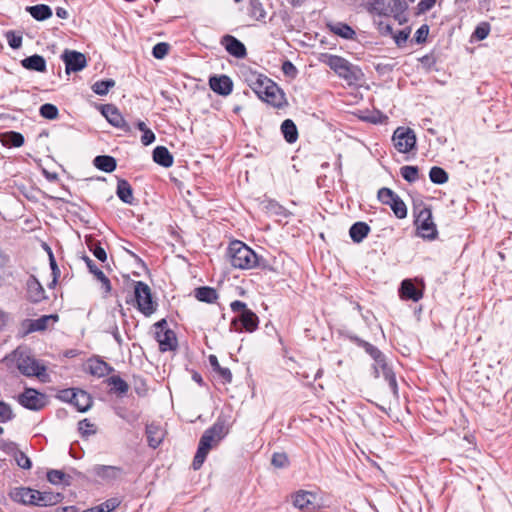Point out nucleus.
<instances>
[{"label": "nucleus", "mask_w": 512, "mask_h": 512, "mask_svg": "<svg viewBox=\"0 0 512 512\" xmlns=\"http://www.w3.org/2000/svg\"><path fill=\"white\" fill-rule=\"evenodd\" d=\"M2 362H4L9 369H17L26 377H36L42 383L50 382L47 367L37 360L27 349L17 348L10 355L2 358Z\"/></svg>", "instance_id": "nucleus-1"}, {"label": "nucleus", "mask_w": 512, "mask_h": 512, "mask_svg": "<svg viewBox=\"0 0 512 512\" xmlns=\"http://www.w3.org/2000/svg\"><path fill=\"white\" fill-rule=\"evenodd\" d=\"M245 80L262 101L275 108H282L286 104L282 89L266 75L250 70Z\"/></svg>", "instance_id": "nucleus-2"}, {"label": "nucleus", "mask_w": 512, "mask_h": 512, "mask_svg": "<svg viewBox=\"0 0 512 512\" xmlns=\"http://www.w3.org/2000/svg\"><path fill=\"white\" fill-rule=\"evenodd\" d=\"M228 432L229 428L226 425V420L221 416L217 418L211 427L204 431L199 440L198 448L192 462L194 470H199L201 468L209 451L213 447L217 446Z\"/></svg>", "instance_id": "nucleus-3"}, {"label": "nucleus", "mask_w": 512, "mask_h": 512, "mask_svg": "<svg viewBox=\"0 0 512 512\" xmlns=\"http://www.w3.org/2000/svg\"><path fill=\"white\" fill-rule=\"evenodd\" d=\"M230 264L234 268L248 270L255 268L257 254L245 243L239 240L232 241L227 249Z\"/></svg>", "instance_id": "nucleus-4"}, {"label": "nucleus", "mask_w": 512, "mask_h": 512, "mask_svg": "<svg viewBox=\"0 0 512 512\" xmlns=\"http://www.w3.org/2000/svg\"><path fill=\"white\" fill-rule=\"evenodd\" d=\"M230 308L234 313L238 315L231 321V328L236 332H253L258 328L259 318L258 316L247 307L246 303L235 300L231 302Z\"/></svg>", "instance_id": "nucleus-5"}, {"label": "nucleus", "mask_w": 512, "mask_h": 512, "mask_svg": "<svg viewBox=\"0 0 512 512\" xmlns=\"http://www.w3.org/2000/svg\"><path fill=\"white\" fill-rule=\"evenodd\" d=\"M405 0H373L369 3L368 10L379 16H392L399 24L407 21L405 11L407 10Z\"/></svg>", "instance_id": "nucleus-6"}, {"label": "nucleus", "mask_w": 512, "mask_h": 512, "mask_svg": "<svg viewBox=\"0 0 512 512\" xmlns=\"http://www.w3.org/2000/svg\"><path fill=\"white\" fill-rule=\"evenodd\" d=\"M327 65L348 85L358 84L363 78L361 69L341 56L330 55Z\"/></svg>", "instance_id": "nucleus-7"}, {"label": "nucleus", "mask_w": 512, "mask_h": 512, "mask_svg": "<svg viewBox=\"0 0 512 512\" xmlns=\"http://www.w3.org/2000/svg\"><path fill=\"white\" fill-rule=\"evenodd\" d=\"M134 298L137 309L146 317L157 310L158 303L153 299L151 288L143 281L134 282Z\"/></svg>", "instance_id": "nucleus-8"}, {"label": "nucleus", "mask_w": 512, "mask_h": 512, "mask_svg": "<svg viewBox=\"0 0 512 512\" xmlns=\"http://www.w3.org/2000/svg\"><path fill=\"white\" fill-rule=\"evenodd\" d=\"M414 223L419 235L424 239L434 240L438 231L432 218V211L428 206H422L418 211L415 209Z\"/></svg>", "instance_id": "nucleus-9"}, {"label": "nucleus", "mask_w": 512, "mask_h": 512, "mask_svg": "<svg viewBox=\"0 0 512 512\" xmlns=\"http://www.w3.org/2000/svg\"><path fill=\"white\" fill-rule=\"evenodd\" d=\"M16 400L23 408L31 411H40L48 403L46 394L28 387L17 395Z\"/></svg>", "instance_id": "nucleus-10"}, {"label": "nucleus", "mask_w": 512, "mask_h": 512, "mask_svg": "<svg viewBox=\"0 0 512 512\" xmlns=\"http://www.w3.org/2000/svg\"><path fill=\"white\" fill-rule=\"evenodd\" d=\"M392 140L400 153H409L416 147V135L410 128L398 127L393 133Z\"/></svg>", "instance_id": "nucleus-11"}, {"label": "nucleus", "mask_w": 512, "mask_h": 512, "mask_svg": "<svg viewBox=\"0 0 512 512\" xmlns=\"http://www.w3.org/2000/svg\"><path fill=\"white\" fill-rule=\"evenodd\" d=\"M315 493L306 490H298L290 495L292 505L302 512H318L319 505L314 503Z\"/></svg>", "instance_id": "nucleus-12"}, {"label": "nucleus", "mask_w": 512, "mask_h": 512, "mask_svg": "<svg viewBox=\"0 0 512 512\" xmlns=\"http://www.w3.org/2000/svg\"><path fill=\"white\" fill-rule=\"evenodd\" d=\"M58 320L57 314L43 315L37 319H24L21 322L19 333L24 337L33 332L44 331L48 328L50 321L57 322Z\"/></svg>", "instance_id": "nucleus-13"}, {"label": "nucleus", "mask_w": 512, "mask_h": 512, "mask_svg": "<svg viewBox=\"0 0 512 512\" xmlns=\"http://www.w3.org/2000/svg\"><path fill=\"white\" fill-rule=\"evenodd\" d=\"M101 113L112 126L121 129L125 133L131 132L130 125L126 122L118 108L113 104L102 105Z\"/></svg>", "instance_id": "nucleus-14"}, {"label": "nucleus", "mask_w": 512, "mask_h": 512, "mask_svg": "<svg viewBox=\"0 0 512 512\" xmlns=\"http://www.w3.org/2000/svg\"><path fill=\"white\" fill-rule=\"evenodd\" d=\"M2 452L9 457L10 462L14 461L20 468L25 470L31 468V460L24 452L18 449L15 443L2 441Z\"/></svg>", "instance_id": "nucleus-15"}, {"label": "nucleus", "mask_w": 512, "mask_h": 512, "mask_svg": "<svg viewBox=\"0 0 512 512\" xmlns=\"http://www.w3.org/2000/svg\"><path fill=\"white\" fill-rule=\"evenodd\" d=\"M65 63L66 73L78 72L83 70L87 65L86 57L83 53L66 49L61 56Z\"/></svg>", "instance_id": "nucleus-16"}, {"label": "nucleus", "mask_w": 512, "mask_h": 512, "mask_svg": "<svg viewBox=\"0 0 512 512\" xmlns=\"http://www.w3.org/2000/svg\"><path fill=\"white\" fill-rule=\"evenodd\" d=\"M220 44L233 57L243 59L247 56L245 45L236 37L226 34L221 37Z\"/></svg>", "instance_id": "nucleus-17"}, {"label": "nucleus", "mask_w": 512, "mask_h": 512, "mask_svg": "<svg viewBox=\"0 0 512 512\" xmlns=\"http://www.w3.org/2000/svg\"><path fill=\"white\" fill-rule=\"evenodd\" d=\"M26 297L31 303H39L47 298L42 284L34 275H30L26 281Z\"/></svg>", "instance_id": "nucleus-18"}, {"label": "nucleus", "mask_w": 512, "mask_h": 512, "mask_svg": "<svg viewBox=\"0 0 512 512\" xmlns=\"http://www.w3.org/2000/svg\"><path fill=\"white\" fill-rule=\"evenodd\" d=\"M209 86L213 92L228 96L233 90V81L227 75H214L209 78Z\"/></svg>", "instance_id": "nucleus-19"}, {"label": "nucleus", "mask_w": 512, "mask_h": 512, "mask_svg": "<svg viewBox=\"0 0 512 512\" xmlns=\"http://www.w3.org/2000/svg\"><path fill=\"white\" fill-rule=\"evenodd\" d=\"M155 339L159 343L161 352L176 350L178 346L177 337L173 330L154 332Z\"/></svg>", "instance_id": "nucleus-20"}, {"label": "nucleus", "mask_w": 512, "mask_h": 512, "mask_svg": "<svg viewBox=\"0 0 512 512\" xmlns=\"http://www.w3.org/2000/svg\"><path fill=\"white\" fill-rule=\"evenodd\" d=\"M90 471L102 480L111 481L121 475L122 468L111 465H94Z\"/></svg>", "instance_id": "nucleus-21"}, {"label": "nucleus", "mask_w": 512, "mask_h": 512, "mask_svg": "<svg viewBox=\"0 0 512 512\" xmlns=\"http://www.w3.org/2000/svg\"><path fill=\"white\" fill-rule=\"evenodd\" d=\"M399 293L402 299L419 301L423 297V292L418 289L410 279L401 282Z\"/></svg>", "instance_id": "nucleus-22"}, {"label": "nucleus", "mask_w": 512, "mask_h": 512, "mask_svg": "<svg viewBox=\"0 0 512 512\" xmlns=\"http://www.w3.org/2000/svg\"><path fill=\"white\" fill-rule=\"evenodd\" d=\"M145 432L147 436L148 445L153 449L159 447L164 439V431L161 428V426L154 422L147 424Z\"/></svg>", "instance_id": "nucleus-23"}, {"label": "nucleus", "mask_w": 512, "mask_h": 512, "mask_svg": "<svg viewBox=\"0 0 512 512\" xmlns=\"http://www.w3.org/2000/svg\"><path fill=\"white\" fill-rule=\"evenodd\" d=\"M23 68L29 71L44 73L47 70L46 60L43 56L34 54L21 60Z\"/></svg>", "instance_id": "nucleus-24"}, {"label": "nucleus", "mask_w": 512, "mask_h": 512, "mask_svg": "<svg viewBox=\"0 0 512 512\" xmlns=\"http://www.w3.org/2000/svg\"><path fill=\"white\" fill-rule=\"evenodd\" d=\"M83 260L85 261L87 268L89 269V272L92 273L97 278V280L101 282L104 291L106 293H109L112 287L108 277L103 273L101 269L97 267V265L91 258H89L88 256H83Z\"/></svg>", "instance_id": "nucleus-25"}, {"label": "nucleus", "mask_w": 512, "mask_h": 512, "mask_svg": "<svg viewBox=\"0 0 512 512\" xmlns=\"http://www.w3.org/2000/svg\"><path fill=\"white\" fill-rule=\"evenodd\" d=\"M116 195L125 204L133 205L135 202L132 186L125 179H118Z\"/></svg>", "instance_id": "nucleus-26"}, {"label": "nucleus", "mask_w": 512, "mask_h": 512, "mask_svg": "<svg viewBox=\"0 0 512 512\" xmlns=\"http://www.w3.org/2000/svg\"><path fill=\"white\" fill-rule=\"evenodd\" d=\"M79 412H86L88 411L92 404L93 400L89 393L82 389H76L75 396L73 398V401L71 403Z\"/></svg>", "instance_id": "nucleus-27"}, {"label": "nucleus", "mask_w": 512, "mask_h": 512, "mask_svg": "<svg viewBox=\"0 0 512 512\" xmlns=\"http://www.w3.org/2000/svg\"><path fill=\"white\" fill-rule=\"evenodd\" d=\"M371 228L363 221L355 222L349 229V235L354 243H361L369 234Z\"/></svg>", "instance_id": "nucleus-28"}, {"label": "nucleus", "mask_w": 512, "mask_h": 512, "mask_svg": "<svg viewBox=\"0 0 512 512\" xmlns=\"http://www.w3.org/2000/svg\"><path fill=\"white\" fill-rule=\"evenodd\" d=\"M47 480L53 485H63L67 487L72 484L73 476L62 470L51 469L47 472Z\"/></svg>", "instance_id": "nucleus-29"}, {"label": "nucleus", "mask_w": 512, "mask_h": 512, "mask_svg": "<svg viewBox=\"0 0 512 512\" xmlns=\"http://www.w3.org/2000/svg\"><path fill=\"white\" fill-rule=\"evenodd\" d=\"M153 160L164 168H169L173 165V156L165 146H157L154 148Z\"/></svg>", "instance_id": "nucleus-30"}, {"label": "nucleus", "mask_w": 512, "mask_h": 512, "mask_svg": "<svg viewBox=\"0 0 512 512\" xmlns=\"http://www.w3.org/2000/svg\"><path fill=\"white\" fill-rule=\"evenodd\" d=\"M94 166L106 173L113 172L117 167L116 159L109 155H98L93 160Z\"/></svg>", "instance_id": "nucleus-31"}, {"label": "nucleus", "mask_w": 512, "mask_h": 512, "mask_svg": "<svg viewBox=\"0 0 512 512\" xmlns=\"http://www.w3.org/2000/svg\"><path fill=\"white\" fill-rule=\"evenodd\" d=\"M328 27L331 32L343 39L351 40L356 35L352 27L343 22L330 23Z\"/></svg>", "instance_id": "nucleus-32"}, {"label": "nucleus", "mask_w": 512, "mask_h": 512, "mask_svg": "<svg viewBox=\"0 0 512 512\" xmlns=\"http://www.w3.org/2000/svg\"><path fill=\"white\" fill-rule=\"evenodd\" d=\"M26 11L37 21H44L52 16V9L46 4L28 6Z\"/></svg>", "instance_id": "nucleus-33"}, {"label": "nucleus", "mask_w": 512, "mask_h": 512, "mask_svg": "<svg viewBox=\"0 0 512 512\" xmlns=\"http://www.w3.org/2000/svg\"><path fill=\"white\" fill-rule=\"evenodd\" d=\"M195 298L205 303H213L217 300L218 294L216 289L209 286H202L195 289Z\"/></svg>", "instance_id": "nucleus-34"}, {"label": "nucleus", "mask_w": 512, "mask_h": 512, "mask_svg": "<svg viewBox=\"0 0 512 512\" xmlns=\"http://www.w3.org/2000/svg\"><path fill=\"white\" fill-rule=\"evenodd\" d=\"M281 132L284 139L292 144L298 139V130L295 123L291 119H286L281 124Z\"/></svg>", "instance_id": "nucleus-35"}, {"label": "nucleus", "mask_w": 512, "mask_h": 512, "mask_svg": "<svg viewBox=\"0 0 512 512\" xmlns=\"http://www.w3.org/2000/svg\"><path fill=\"white\" fill-rule=\"evenodd\" d=\"M34 489L29 487H15L10 490L9 497L12 501L22 504V505H28V499L30 497V494L32 493Z\"/></svg>", "instance_id": "nucleus-36"}, {"label": "nucleus", "mask_w": 512, "mask_h": 512, "mask_svg": "<svg viewBox=\"0 0 512 512\" xmlns=\"http://www.w3.org/2000/svg\"><path fill=\"white\" fill-rule=\"evenodd\" d=\"M209 363L213 369L214 372H216L224 383H231L232 382V373L229 368L221 367L218 361V358L211 354L208 357Z\"/></svg>", "instance_id": "nucleus-37"}, {"label": "nucleus", "mask_w": 512, "mask_h": 512, "mask_svg": "<svg viewBox=\"0 0 512 512\" xmlns=\"http://www.w3.org/2000/svg\"><path fill=\"white\" fill-rule=\"evenodd\" d=\"M106 383L111 387V391L119 395H124L129 390L128 383L118 375L110 376L106 379Z\"/></svg>", "instance_id": "nucleus-38"}, {"label": "nucleus", "mask_w": 512, "mask_h": 512, "mask_svg": "<svg viewBox=\"0 0 512 512\" xmlns=\"http://www.w3.org/2000/svg\"><path fill=\"white\" fill-rule=\"evenodd\" d=\"M89 371L93 376L104 377L113 371V368L109 366L103 360H93L89 363Z\"/></svg>", "instance_id": "nucleus-39"}, {"label": "nucleus", "mask_w": 512, "mask_h": 512, "mask_svg": "<svg viewBox=\"0 0 512 512\" xmlns=\"http://www.w3.org/2000/svg\"><path fill=\"white\" fill-rule=\"evenodd\" d=\"M24 144V136L16 131L2 133V146L20 147Z\"/></svg>", "instance_id": "nucleus-40"}, {"label": "nucleus", "mask_w": 512, "mask_h": 512, "mask_svg": "<svg viewBox=\"0 0 512 512\" xmlns=\"http://www.w3.org/2000/svg\"><path fill=\"white\" fill-rule=\"evenodd\" d=\"M39 507H49L60 503L63 500V494L51 491H40Z\"/></svg>", "instance_id": "nucleus-41"}, {"label": "nucleus", "mask_w": 512, "mask_h": 512, "mask_svg": "<svg viewBox=\"0 0 512 512\" xmlns=\"http://www.w3.org/2000/svg\"><path fill=\"white\" fill-rule=\"evenodd\" d=\"M372 359L374 360L373 368H374V376L376 378H378L380 376V370H381L383 376L387 372L392 371V368L389 367V365L386 361V356L381 351L378 352V355L375 354V356H373Z\"/></svg>", "instance_id": "nucleus-42"}, {"label": "nucleus", "mask_w": 512, "mask_h": 512, "mask_svg": "<svg viewBox=\"0 0 512 512\" xmlns=\"http://www.w3.org/2000/svg\"><path fill=\"white\" fill-rule=\"evenodd\" d=\"M429 178L432 183L442 185L448 181L449 176L443 168L433 166L429 171Z\"/></svg>", "instance_id": "nucleus-43"}, {"label": "nucleus", "mask_w": 512, "mask_h": 512, "mask_svg": "<svg viewBox=\"0 0 512 512\" xmlns=\"http://www.w3.org/2000/svg\"><path fill=\"white\" fill-rule=\"evenodd\" d=\"M350 340L358 347L362 348L371 358L373 356L378 355V352L380 351L376 346L373 344L361 339L360 337L353 335L350 336Z\"/></svg>", "instance_id": "nucleus-44"}, {"label": "nucleus", "mask_w": 512, "mask_h": 512, "mask_svg": "<svg viewBox=\"0 0 512 512\" xmlns=\"http://www.w3.org/2000/svg\"><path fill=\"white\" fill-rule=\"evenodd\" d=\"M249 13L258 21L264 20L266 17V11L260 0H249Z\"/></svg>", "instance_id": "nucleus-45"}, {"label": "nucleus", "mask_w": 512, "mask_h": 512, "mask_svg": "<svg viewBox=\"0 0 512 512\" xmlns=\"http://www.w3.org/2000/svg\"><path fill=\"white\" fill-rule=\"evenodd\" d=\"M400 174L405 181L414 183L419 178V169L417 166L405 165L400 168Z\"/></svg>", "instance_id": "nucleus-46"}, {"label": "nucleus", "mask_w": 512, "mask_h": 512, "mask_svg": "<svg viewBox=\"0 0 512 512\" xmlns=\"http://www.w3.org/2000/svg\"><path fill=\"white\" fill-rule=\"evenodd\" d=\"M389 206L397 218H406L407 207L404 201L400 198V196H397L391 203H389Z\"/></svg>", "instance_id": "nucleus-47"}, {"label": "nucleus", "mask_w": 512, "mask_h": 512, "mask_svg": "<svg viewBox=\"0 0 512 512\" xmlns=\"http://www.w3.org/2000/svg\"><path fill=\"white\" fill-rule=\"evenodd\" d=\"M115 86V81L113 79H106V80H100L96 81L92 85V90L95 94L103 96L106 95L110 88Z\"/></svg>", "instance_id": "nucleus-48"}, {"label": "nucleus", "mask_w": 512, "mask_h": 512, "mask_svg": "<svg viewBox=\"0 0 512 512\" xmlns=\"http://www.w3.org/2000/svg\"><path fill=\"white\" fill-rule=\"evenodd\" d=\"M5 37L8 42V45L12 49L16 50V49L21 48L22 42H23V36L20 31H14V30L7 31L5 33Z\"/></svg>", "instance_id": "nucleus-49"}, {"label": "nucleus", "mask_w": 512, "mask_h": 512, "mask_svg": "<svg viewBox=\"0 0 512 512\" xmlns=\"http://www.w3.org/2000/svg\"><path fill=\"white\" fill-rule=\"evenodd\" d=\"M39 113L45 119L54 120L58 117L59 111L54 104L45 103L41 105Z\"/></svg>", "instance_id": "nucleus-50"}, {"label": "nucleus", "mask_w": 512, "mask_h": 512, "mask_svg": "<svg viewBox=\"0 0 512 512\" xmlns=\"http://www.w3.org/2000/svg\"><path fill=\"white\" fill-rule=\"evenodd\" d=\"M271 464L279 469L286 468L289 466V458L284 452H275L272 455Z\"/></svg>", "instance_id": "nucleus-51"}, {"label": "nucleus", "mask_w": 512, "mask_h": 512, "mask_svg": "<svg viewBox=\"0 0 512 512\" xmlns=\"http://www.w3.org/2000/svg\"><path fill=\"white\" fill-rule=\"evenodd\" d=\"M397 196H399V195L387 187H383V188L379 189L378 194H377L378 200L381 203L388 205V206H389V203H391Z\"/></svg>", "instance_id": "nucleus-52"}, {"label": "nucleus", "mask_w": 512, "mask_h": 512, "mask_svg": "<svg viewBox=\"0 0 512 512\" xmlns=\"http://www.w3.org/2000/svg\"><path fill=\"white\" fill-rule=\"evenodd\" d=\"M170 50V45L166 42H159L154 45L152 55L156 59H163L167 56Z\"/></svg>", "instance_id": "nucleus-53"}, {"label": "nucleus", "mask_w": 512, "mask_h": 512, "mask_svg": "<svg viewBox=\"0 0 512 512\" xmlns=\"http://www.w3.org/2000/svg\"><path fill=\"white\" fill-rule=\"evenodd\" d=\"M490 33V25L487 22H481L478 24L472 34L477 40H484Z\"/></svg>", "instance_id": "nucleus-54"}, {"label": "nucleus", "mask_w": 512, "mask_h": 512, "mask_svg": "<svg viewBox=\"0 0 512 512\" xmlns=\"http://www.w3.org/2000/svg\"><path fill=\"white\" fill-rule=\"evenodd\" d=\"M411 29L409 27L398 31L397 33H393L392 37L398 47H403L410 35Z\"/></svg>", "instance_id": "nucleus-55"}, {"label": "nucleus", "mask_w": 512, "mask_h": 512, "mask_svg": "<svg viewBox=\"0 0 512 512\" xmlns=\"http://www.w3.org/2000/svg\"><path fill=\"white\" fill-rule=\"evenodd\" d=\"M78 430L82 436H89L96 433L94 429V424H92L88 419H83L78 423Z\"/></svg>", "instance_id": "nucleus-56"}, {"label": "nucleus", "mask_w": 512, "mask_h": 512, "mask_svg": "<svg viewBox=\"0 0 512 512\" xmlns=\"http://www.w3.org/2000/svg\"><path fill=\"white\" fill-rule=\"evenodd\" d=\"M384 379L388 382V385L393 393V396L398 399L399 398V391H398V384L396 381L395 373L392 371L387 372L384 376Z\"/></svg>", "instance_id": "nucleus-57"}, {"label": "nucleus", "mask_w": 512, "mask_h": 512, "mask_svg": "<svg viewBox=\"0 0 512 512\" xmlns=\"http://www.w3.org/2000/svg\"><path fill=\"white\" fill-rule=\"evenodd\" d=\"M88 247L99 261L105 262L107 260V253L100 243L90 244Z\"/></svg>", "instance_id": "nucleus-58"}, {"label": "nucleus", "mask_w": 512, "mask_h": 512, "mask_svg": "<svg viewBox=\"0 0 512 512\" xmlns=\"http://www.w3.org/2000/svg\"><path fill=\"white\" fill-rule=\"evenodd\" d=\"M281 70L283 72V74L287 77H290L292 79H294L297 74H298V70L297 68L295 67V65L289 61V60H285L283 63H282V67H281Z\"/></svg>", "instance_id": "nucleus-59"}, {"label": "nucleus", "mask_w": 512, "mask_h": 512, "mask_svg": "<svg viewBox=\"0 0 512 512\" xmlns=\"http://www.w3.org/2000/svg\"><path fill=\"white\" fill-rule=\"evenodd\" d=\"M428 34H429V26L427 24L421 25L417 29V31L414 35L415 42L418 44L424 43L427 39Z\"/></svg>", "instance_id": "nucleus-60"}, {"label": "nucleus", "mask_w": 512, "mask_h": 512, "mask_svg": "<svg viewBox=\"0 0 512 512\" xmlns=\"http://www.w3.org/2000/svg\"><path fill=\"white\" fill-rule=\"evenodd\" d=\"M156 137L154 132L151 129L144 130L141 136V142L144 146H148L155 141Z\"/></svg>", "instance_id": "nucleus-61"}, {"label": "nucleus", "mask_w": 512, "mask_h": 512, "mask_svg": "<svg viewBox=\"0 0 512 512\" xmlns=\"http://www.w3.org/2000/svg\"><path fill=\"white\" fill-rule=\"evenodd\" d=\"M14 418V413L7 403L2 401V423L10 421Z\"/></svg>", "instance_id": "nucleus-62"}, {"label": "nucleus", "mask_w": 512, "mask_h": 512, "mask_svg": "<svg viewBox=\"0 0 512 512\" xmlns=\"http://www.w3.org/2000/svg\"><path fill=\"white\" fill-rule=\"evenodd\" d=\"M77 388L64 389L60 392V398L70 404L73 401Z\"/></svg>", "instance_id": "nucleus-63"}, {"label": "nucleus", "mask_w": 512, "mask_h": 512, "mask_svg": "<svg viewBox=\"0 0 512 512\" xmlns=\"http://www.w3.org/2000/svg\"><path fill=\"white\" fill-rule=\"evenodd\" d=\"M49 265H50V268H51V271H52V275L55 276V278H59V276H60V269H59V267L57 265V262L55 260L53 252H50Z\"/></svg>", "instance_id": "nucleus-64"}]
</instances>
